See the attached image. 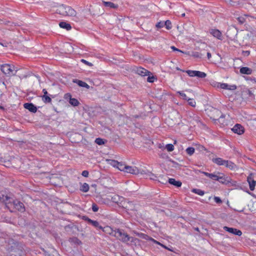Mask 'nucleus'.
Segmentation results:
<instances>
[{
	"instance_id": "1",
	"label": "nucleus",
	"mask_w": 256,
	"mask_h": 256,
	"mask_svg": "<svg viewBox=\"0 0 256 256\" xmlns=\"http://www.w3.org/2000/svg\"><path fill=\"white\" fill-rule=\"evenodd\" d=\"M56 12L62 16H76V12L74 9L70 6L64 4L58 6Z\"/></svg>"
},
{
	"instance_id": "2",
	"label": "nucleus",
	"mask_w": 256,
	"mask_h": 256,
	"mask_svg": "<svg viewBox=\"0 0 256 256\" xmlns=\"http://www.w3.org/2000/svg\"><path fill=\"white\" fill-rule=\"evenodd\" d=\"M114 236L123 242H126L129 241H132L133 238L130 236L123 230L116 229Z\"/></svg>"
},
{
	"instance_id": "3",
	"label": "nucleus",
	"mask_w": 256,
	"mask_h": 256,
	"mask_svg": "<svg viewBox=\"0 0 256 256\" xmlns=\"http://www.w3.org/2000/svg\"><path fill=\"white\" fill-rule=\"evenodd\" d=\"M9 206L10 208L8 209L10 212H12L14 209L20 212H24L25 211V207L23 203L18 200H14L12 198Z\"/></svg>"
},
{
	"instance_id": "4",
	"label": "nucleus",
	"mask_w": 256,
	"mask_h": 256,
	"mask_svg": "<svg viewBox=\"0 0 256 256\" xmlns=\"http://www.w3.org/2000/svg\"><path fill=\"white\" fill-rule=\"evenodd\" d=\"M0 69L4 74L8 76L14 75L15 74L14 73V72H16L18 70L16 69L14 66H11L9 64L1 65Z\"/></svg>"
},
{
	"instance_id": "5",
	"label": "nucleus",
	"mask_w": 256,
	"mask_h": 256,
	"mask_svg": "<svg viewBox=\"0 0 256 256\" xmlns=\"http://www.w3.org/2000/svg\"><path fill=\"white\" fill-rule=\"evenodd\" d=\"M214 112L217 114V116L211 117L214 120H218L220 123L222 124H224L225 122L224 118L225 117V116L223 114H222L217 109H214Z\"/></svg>"
},
{
	"instance_id": "6",
	"label": "nucleus",
	"mask_w": 256,
	"mask_h": 256,
	"mask_svg": "<svg viewBox=\"0 0 256 256\" xmlns=\"http://www.w3.org/2000/svg\"><path fill=\"white\" fill-rule=\"evenodd\" d=\"M223 228L226 231L230 234H234V235L240 236L242 234V231L238 229H236V228H229L226 226H224Z\"/></svg>"
},
{
	"instance_id": "7",
	"label": "nucleus",
	"mask_w": 256,
	"mask_h": 256,
	"mask_svg": "<svg viewBox=\"0 0 256 256\" xmlns=\"http://www.w3.org/2000/svg\"><path fill=\"white\" fill-rule=\"evenodd\" d=\"M232 130L235 134L239 135L242 134L244 132V128L240 124H236L232 128Z\"/></svg>"
},
{
	"instance_id": "8",
	"label": "nucleus",
	"mask_w": 256,
	"mask_h": 256,
	"mask_svg": "<svg viewBox=\"0 0 256 256\" xmlns=\"http://www.w3.org/2000/svg\"><path fill=\"white\" fill-rule=\"evenodd\" d=\"M83 220L86 221L88 224H92V226L96 228H98L99 229L102 228V226H100L98 222L96 220H92L86 216H84L83 217Z\"/></svg>"
},
{
	"instance_id": "9",
	"label": "nucleus",
	"mask_w": 256,
	"mask_h": 256,
	"mask_svg": "<svg viewBox=\"0 0 256 256\" xmlns=\"http://www.w3.org/2000/svg\"><path fill=\"white\" fill-rule=\"evenodd\" d=\"M125 172L133 174H138L140 173V170L136 166H126Z\"/></svg>"
},
{
	"instance_id": "10",
	"label": "nucleus",
	"mask_w": 256,
	"mask_h": 256,
	"mask_svg": "<svg viewBox=\"0 0 256 256\" xmlns=\"http://www.w3.org/2000/svg\"><path fill=\"white\" fill-rule=\"evenodd\" d=\"M122 206L127 210L133 211L136 210L134 204L131 202L124 201L123 203Z\"/></svg>"
},
{
	"instance_id": "11",
	"label": "nucleus",
	"mask_w": 256,
	"mask_h": 256,
	"mask_svg": "<svg viewBox=\"0 0 256 256\" xmlns=\"http://www.w3.org/2000/svg\"><path fill=\"white\" fill-rule=\"evenodd\" d=\"M10 200H12V198L7 196L0 195V202H4L8 208H10L9 204Z\"/></svg>"
},
{
	"instance_id": "12",
	"label": "nucleus",
	"mask_w": 256,
	"mask_h": 256,
	"mask_svg": "<svg viewBox=\"0 0 256 256\" xmlns=\"http://www.w3.org/2000/svg\"><path fill=\"white\" fill-rule=\"evenodd\" d=\"M24 106L26 109L34 113L36 112L38 110L37 108L32 103H26L24 104Z\"/></svg>"
},
{
	"instance_id": "13",
	"label": "nucleus",
	"mask_w": 256,
	"mask_h": 256,
	"mask_svg": "<svg viewBox=\"0 0 256 256\" xmlns=\"http://www.w3.org/2000/svg\"><path fill=\"white\" fill-rule=\"evenodd\" d=\"M136 72L138 74L144 76H149L150 73V71L146 70V69L143 68H138L136 70Z\"/></svg>"
},
{
	"instance_id": "14",
	"label": "nucleus",
	"mask_w": 256,
	"mask_h": 256,
	"mask_svg": "<svg viewBox=\"0 0 256 256\" xmlns=\"http://www.w3.org/2000/svg\"><path fill=\"white\" fill-rule=\"evenodd\" d=\"M210 32L214 37L218 40H222V34L220 30L216 29H210Z\"/></svg>"
},
{
	"instance_id": "15",
	"label": "nucleus",
	"mask_w": 256,
	"mask_h": 256,
	"mask_svg": "<svg viewBox=\"0 0 256 256\" xmlns=\"http://www.w3.org/2000/svg\"><path fill=\"white\" fill-rule=\"evenodd\" d=\"M248 182L249 184L250 189L253 191L254 190L256 181H255L251 176H250L247 178Z\"/></svg>"
},
{
	"instance_id": "16",
	"label": "nucleus",
	"mask_w": 256,
	"mask_h": 256,
	"mask_svg": "<svg viewBox=\"0 0 256 256\" xmlns=\"http://www.w3.org/2000/svg\"><path fill=\"white\" fill-rule=\"evenodd\" d=\"M218 174L222 176H218L216 180L223 184H228L230 182L229 178L228 177H225L222 174L218 173Z\"/></svg>"
},
{
	"instance_id": "17",
	"label": "nucleus",
	"mask_w": 256,
	"mask_h": 256,
	"mask_svg": "<svg viewBox=\"0 0 256 256\" xmlns=\"http://www.w3.org/2000/svg\"><path fill=\"white\" fill-rule=\"evenodd\" d=\"M103 232L105 233L110 234L112 236H114V232H116V230H114L111 227L108 226H106L104 228L102 227Z\"/></svg>"
},
{
	"instance_id": "18",
	"label": "nucleus",
	"mask_w": 256,
	"mask_h": 256,
	"mask_svg": "<svg viewBox=\"0 0 256 256\" xmlns=\"http://www.w3.org/2000/svg\"><path fill=\"white\" fill-rule=\"evenodd\" d=\"M74 83L77 84L80 86L88 88L90 86L86 82L77 79L73 80Z\"/></svg>"
},
{
	"instance_id": "19",
	"label": "nucleus",
	"mask_w": 256,
	"mask_h": 256,
	"mask_svg": "<svg viewBox=\"0 0 256 256\" xmlns=\"http://www.w3.org/2000/svg\"><path fill=\"white\" fill-rule=\"evenodd\" d=\"M102 3L106 7L111 8H118V4H114L111 2L102 1Z\"/></svg>"
},
{
	"instance_id": "20",
	"label": "nucleus",
	"mask_w": 256,
	"mask_h": 256,
	"mask_svg": "<svg viewBox=\"0 0 256 256\" xmlns=\"http://www.w3.org/2000/svg\"><path fill=\"white\" fill-rule=\"evenodd\" d=\"M240 72L242 74H250L252 70L248 67H242L240 68Z\"/></svg>"
},
{
	"instance_id": "21",
	"label": "nucleus",
	"mask_w": 256,
	"mask_h": 256,
	"mask_svg": "<svg viewBox=\"0 0 256 256\" xmlns=\"http://www.w3.org/2000/svg\"><path fill=\"white\" fill-rule=\"evenodd\" d=\"M168 182L178 188L181 186L182 183L180 181L176 180L174 178H170L168 179Z\"/></svg>"
},
{
	"instance_id": "22",
	"label": "nucleus",
	"mask_w": 256,
	"mask_h": 256,
	"mask_svg": "<svg viewBox=\"0 0 256 256\" xmlns=\"http://www.w3.org/2000/svg\"><path fill=\"white\" fill-rule=\"evenodd\" d=\"M59 26L61 28L66 29L67 30H70L72 29L70 24L65 22H61L59 23Z\"/></svg>"
},
{
	"instance_id": "23",
	"label": "nucleus",
	"mask_w": 256,
	"mask_h": 256,
	"mask_svg": "<svg viewBox=\"0 0 256 256\" xmlns=\"http://www.w3.org/2000/svg\"><path fill=\"white\" fill-rule=\"evenodd\" d=\"M226 160H222V158H212V161L218 166H224Z\"/></svg>"
},
{
	"instance_id": "24",
	"label": "nucleus",
	"mask_w": 256,
	"mask_h": 256,
	"mask_svg": "<svg viewBox=\"0 0 256 256\" xmlns=\"http://www.w3.org/2000/svg\"><path fill=\"white\" fill-rule=\"evenodd\" d=\"M224 166H225L226 168H228L230 170H233L236 167V165L234 164V163L230 161L226 160L224 162Z\"/></svg>"
},
{
	"instance_id": "25",
	"label": "nucleus",
	"mask_w": 256,
	"mask_h": 256,
	"mask_svg": "<svg viewBox=\"0 0 256 256\" xmlns=\"http://www.w3.org/2000/svg\"><path fill=\"white\" fill-rule=\"evenodd\" d=\"M90 187L88 184L87 183H84L82 184L80 190L83 192H88L89 190Z\"/></svg>"
},
{
	"instance_id": "26",
	"label": "nucleus",
	"mask_w": 256,
	"mask_h": 256,
	"mask_svg": "<svg viewBox=\"0 0 256 256\" xmlns=\"http://www.w3.org/2000/svg\"><path fill=\"white\" fill-rule=\"evenodd\" d=\"M69 102L70 103V104L71 105H72L74 106H78L80 104V102L77 99L74 98H72L69 100Z\"/></svg>"
},
{
	"instance_id": "27",
	"label": "nucleus",
	"mask_w": 256,
	"mask_h": 256,
	"mask_svg": "<svg viewBox=\"0 0 256 256\" xmlns=\"http://www.w3.org/2000/svg\"><path fill=\"white\" fill-rule=\"evenodd\" d=\"M195 76L198 78H204L206 76V74L204 72L196 70Z\"/></svg>"
},
{
	"instance_id": "28",
	"label": "nucleus",
	"mask_w": 256,
	"mask_h": 256,
	"mask_svg": "<svg viewBox=\"0 0 256 256\" xmlns=\"http://www.w3.org/2000/svg\"><path fill=\"white\" fill-rule=\"evenodd\" d=\"M145 239L146 240H150V241H152V242H153L154 243L156 244H158L160 246H161V244H161L160 242H159L155 240L153 238H151V237H149L147 235H145V236L144 237Z\"/></svg>"
},
{
	"instance_id": "29",
	"label": "nucleus",
	"mask_w": 256,
	"mask_h": 256,
	"mask_svg": "<svg viewBox=\"0 0 256 256\" xmlns=\"http://www.w3.org/2000/svg\"><path fill=\"white\" fill-rule=\"evenodd\" d=\"M126 165L125 164L122 162H118V164L117 165L116 168L119 170L124 172L126 170Z\"/></svg>"
},
{
	"instance_id": "30",
	"label": "nucleus",
	"mask_w": 256,
	"mask_h": 256,
	"mask_svg": "<svg viewBox=\"0 0 256 256\" xmlns=\"http://www.w3.org/2000/svg\"><path fill=\"white\" fill-rule=\"evenodd\" d=\"M106 142V140L98 138H96L95 140V142L98 144V145H102L105 144V142Z\"/></svg>"
},
{
	"instance_id": "31",
	"label": "nucleus",
	"mask_w": 256,
	"mask_h": 256,
	"mask_svg": "<svg viewBox=\"0 0 256 256\" xmlns=\"http://www.w3.org/2000/svg\"><path fill=\"white\" fill-rule=\"evenodd\" d=\"M70 242L77 244H82L81 241L76 237L70 238Z\"/></svg>"
},
{
	"instance_id": "32",
	"label": "nucleus",
	"mask_w": 256,
	"mask_h": 256,
	"mask_svg": "<svg viewBox=\"0 0 256 256\" xmlns=\"http://www.w3.org/2000/svg\"><path fill=\"white\" fill-rule=\"evenodd\" d=\"M42 100L44 103H50L52 102L51 98L48 96H42Z\"/></svg>"
},
{
	"instance_id": "33",
	"label": "nucleus",
	"mask_w": 256,
	"mask_h": 256,
	"mask_svg": "<svg viewBox=\"0 0 256 256\" xmlns=\"http://www.w3.org/2000/svg\"><path fill=\"white\" fill-rule=\"evenodd\" d=\"M195 150L193 147H188L186 149V152L189 156L192 155L194 152Z\"/></svg>"
},
{
	"instance_id": "34",
	"label": "nucleus",
	"mask_w": 256,
	"mask_h": 256,
	"mask_svg": "<svg viewBox=\"0 0 256 256\" xmlns=\"http://www.w3.org/2000/svg\"><path fill=\"white\" fill-rule=\"evenodd\" d=\"M108 161L109 162V164L114 167L116 168L117 165L118 164V162L116 160H108Z\"/></svg>"
},
{
	"instance_id": "35",
	"label": "nucleus",
	"mask_w": 256,
	"mask_h": 256,
	"mask_svg": "<svg viewBox=\"0 0 256 256\" xmlns=\"http://www.w3.org/2000/svg\"><path fill=\"white\" fill-rule=\"evenodd\" d=\"M192 192H194L195 194H196L200 196H203L204 194V192L203 190H202L200 189H193Z\"/></svg>"
},
{
	"instance_id": "36",
	"label": "nucleus",
	"mask_w": 256,
	"mask_h": 256,
	"mask_svg": "<svg viewBox=\"0 0 256 256\" xmlns=\"http://www.w3.org/2000/svg\"><path fill=\"white\" fill-rule=\"evenodd\" d=\"M196 70H188L185 71L188 74L190 77L195 76L196 74Z\"/></svg>"
},
{
	"instance_id": "37",
	"label": "nucleus",
	"mask_w": 256,
	"mask_h": 256,
	"mask_svg": "<svg viewBox=\"0 0 256 256\" xmlns=\"http://www.w3.org/2000/svg\"><path fill=\"white\" fill-rule=\"evenodd\" d=\"M166 148L168 150V152H170L174 150V146L172 144H167L166 146Z\"/></svg>"
},
{
	"instance_id": "38",
	"label": "nucleus",
	"mask_w": 256,
	"mask_h": 256,
	"mask_svg": "<svg viewBox=\"0 0 256 256\" xmlns=\"http://www.w3.org/2000/svg\"><path fill=\"white\" fill-rule=\"evenodd\" d=\"M188 104L192 107H195L196 105V102L195 100L192 98H188Z\"/></svg>"
},
{
	"instance_id": "39",
	"label": "nucleus",
	"mask_w": 256,
	"mask_h": 256,
	"mask_svg": "<svg viewBox=\"0 0 256 256\" xmlns=\"http://www.w3.org/2000/svg\"><path fill=\"white\" fill-rule=\"evenodd\" d=\"M164 25L166 26L168 30H170L172 28V23L170 20H166L164 22Z\"/></svg>"
},
{
	"instance_id": "40",
	"label": "nucleus",
	"mask_w": 256,
	"mask_h": 256,
	"mask_svg": "<svg viewBox=\"0 0 256 256\" xmlns=\"http://www.w3.org/2000/svg\"><path fill=\"white\" fill-rule=\"evenodd\" d=\"M236 20L240 24H243L245 22V21H246L244 17H236Z\"/></svg>"
},
{
	"instance_id": "41",
	"label": "nucleus",
	"mask_w": 256,
	"mask_h": 256,
	"mask_svg": "<svg viewBox=\"0 0 256 256\" xmlns=\"http://www.w3.org/2000/svg\"><path fill=\"white\" fill-rule=\"evenodd\" d=\"M218 86H220L221 88L222 89L228 90V86H229V85L225 83H219Z\"/></svg>"
},
{
	"instance_id": "42",
	"label": "nucleus",
	"mask_w": 256,
	"mask_h": 256,
	"mask_svg": "<svg viewBox=\"0 0 256 256\" xmlns=\"http://www.w3.org/2000/svg\"><path fill=\"white\" fill-rule=\"evenodd\" d=\"M148 176L150 180H156L157 176L152 172H148Z\"/></svg>"
},
{
	"instance_id": "43",
	"label": "nucleus",
	"mask_w": 256,
	"mask_h": 256,
	"mask_svg": "<svg viewBox=\"0 0 256 256\" xmlns=\"http://www.w3.org/2000/svg\"><path fill=\"white\" fill-rule=\"evenodd\" d=\"M164 22H158L156 24V27L158 28H162L164 26Z\"/></svg>"
},
{
	"instance_id": "44",
	"label": "nucleus",
	"mask_w": 256,
	"mask_h": 256,
	"mask_svg": "<svg viewBox=\"0 0 256 256\" xmlns=\"http://www.w3.org/2000/svg\"><path fill=\"white\" fill-rule=\"evenodd\" d=\"M82 63L88 66H93L91 62H88L87 60H84V59H82L81 60H80Z\"/></svg>"
},
{
	"instance_id": "45",
	"label": "nucleus",
	"mask_w": 256,
	"mask_h": 256,
	"mask_svg": "<svg viewBox=\"0 0 256 256\" xmlns=\"http://www.w3.org/2000/svg\"><path fill=\"white\" fill-rule=\"evenodd\" d=\"M218 176L216 174H210V178L212 179V180H216L218 179Z\"/></svg>"
},
{
	"instance_id": "46",
	"label": "nucleus",
	"mask_w": 256,
	"mask_h": 256,
	"mask_svg": "<svg viewBox=\"0 0 256 256\" xmlns=\"http://www.w3.org/2000/svg\"><path fill=\"white\" fill-rule=\"evenodd\" d=\"M171 48L174 50V51H178V52H182V53H184V54H188L189 52H184L182 51L181 50L176 48L175 46H171Z\"/></svg>"
},
{
	"instance_id": "47",
	"label": "nucleus",
	"mask_w": 256,
	"mask_h": 256,
	"mask_svg": "<svg viewBox=\"0 0 256 256\" xmlns=\"http://www.w3.org/2000/svg\"><path fill=\"white\" fill-rule=\"evenodd\" d=\"M214 200L217 204H221L222 202V200H221V199L218 196L214 197Z\"/></svg>"
},
{
	"instance_id": "48",
	"label": "nucleus",
	"mask_w": 256,
	"mask_h": 256,
	"mask_svg": "<svg viewBox=\"0 0 256 256\" xmlns=\"http://www.w3.org/2000/svg\"><path fill=\"white\" fill-rule=\"evenodd\" d=\"M201 55L202 54L198 52H194L192 56L194 58H201Z\"/></svg>"
},
{
	"instance_id": "49",
	"label": "nucleus",
	"mask_w": 256,
	"mask_h": 256,
	"mask_svg": "<svg viewBox=\"0 0 256 256\" xmlns=\"http://www.w3.org/2000/svg\"><path fill=\"white\" fill-rule=\"evenodd\" d=\"M92 210L93 212H96L98 210V206L96 204H93L92 206Z\"/></svg>"
},
{
	"instance_id": "50",
	"label": "nucleus",
	"mask_w": 256,
	"mask_h": 256,
	"mask_svg": "<svg viewBox=\"0 0 256 256\" xmlns=\"http://www.w3.org/2000/svg\"><path fill=\"white\" fill-rule=\"evenodd\" d=\"M178 94H180V96H181L182 97V98L184 100H188V98L184 93L183 92H179Z\"/></svg>"
},
{
	"instance_id": "51",
	"label": "nucleus",
	"mask_w": 256,
	"mask_h": 256,
	"mask_svg": "<svg viewBox=\"0 0 256 256\" xmlns=\"http://www.w3.org/2000/svg\"><path fill=\"white\" fill-rule=\"evenodd\" d=\"M88 174L89 172L88 170H84L82 174V176L86 178L88 177Z\"/></svg>"
},
{
	"instance_id": "52",
	"label": "nucleus",
	"mask_w": 256,
	"mask_h": 256,
	"mask_svg": "<svg viewBox=\"0 0 256 256\" xmlns=\"http://www.w3.org/2000/svg\"><path fill=\"white\" fill-rule=\"evenodd\" d=\"M193 120L196 122H200V120H199V118L195 114H194Z\"/></svg>"
},
{
	"instance_id": "53",
	"label": "nucleus",
	"mask_w": 256,
	"mask_h": 256,
	"mask_svg": "<svg viewBox=\"0 0 256 256\" xmlns=\"http://www.w3.org/2000/svg\"><path fill=\"white\" fill-rule=\"evenodd\" d=\"M154 76H148L147 78V81L150 82H154Z\"/></svg>"
},
{
	"instance_id": "54",
	"label": "nucleus",
	"mask_w": 256,
	"mask_h": 256,
	"mask_svg": "<svg viewBox=\"0 0 256 256\" xmlns=\"http://www.w3.org/2000/svg\"><path fill=\"white\" fill-rule=\"evenodd\" d=\"M236 88V85H231L228 86V90H235Z\"/></svg>"
},
{
	"instance_id": "55",
	"label": "nucleus",
	"mask_w": 256,
	"mask_h": 256,
	"mask_svg": "<svg viewBox=\"0 0 256 256\" xmlns=\"http://www.w3.org/2000/svg\"><path fill=\"white\" fill-rule=\"evenodd\" d=\"M170 162L173 164V166L176 168L177 167H178L180 164L174 161V160H170Z\"/></svg>"
},
{
	"instance_id": "56",
	"label": "nucleus",
	"mask_w": 256,
	"mask_h": 256,
	"mask_svg": "<svg viewBox=\"0 0 256 256\" xmlns=\"http://www.w3.org/2000/svg\"><path fill=\"white\" fill-rule=\"evenodd\" d=\"M64 98L66 100H68L69 99L70 100V98H72V96L70 94H66L65 95H64Z\"/></svg>"
},
{
	"instance_id": "57",
	"label": "nucleus",
	"mask_w": 256,
	"mask_h": 256,
	"mask_svg": "<svg viewBox=\"0 0 256 256\" xmlns=\"http://www.w3.org/2000/svg\"><path fill=\"white\" fill-rule=\"evenodd\" d=\"M161 246H162V248H166V250H170V252H173V250H172V249H170V248H168V247H167L166 246H164V244H161Z\"/></svg>"
},
{
	"instance_id": "58",
	"label": "nucleus",
	"mask_w": 256,
	"mask_h": 256,
	"mask_svg": "<svg viewBox=\"0 0 256 256\" xmlns=\"http://www.w3.org/2000/svg\"><path fill=\"white\" fill-rule=\"evenodd\" d=\"M243 54L244 56H248L250 54V52L248 50L243 51Z\"/></svg>"
},
{
	"instance_id": "59",
	"label": "nucleus",
	"mask_w": 256,
	"mask_h": 256,
	"mask_svg": "<svg viewBox=\"0 0 256 256\" xmlns=\"http://www.w3.org/2000/svg\"><path fill=\"white\" fill-rule=\"evenodd\" d=\"M42 92L44 93L43 96H48V93L47 90L46 89L42 90Z\"/></svg>"
},
{
	"instance_id": "60",
	"label": "nucleus",
	"mask_w": 256,
	"mask_h": 256,
	"mask_svg": "<svg viewBox=\"0 0 256 256\" xmlns=\"http://www.w3.org/2000/svg\"><path fill=\"white\" fill-rule=\"evenodd\" d=\"M202 173L206 176H208V178H210V173H208V172H202Z\"/></svg>"
},
{
	"instance_id": "61",
	"label": "nucleus",
	"mask_w": 256,
	"mask_h": 256,
	"mask_svg": "<svg viewBox=\"0 0 256 256\" xmlns=\"http://www.w3.org/2000/svg\"><path fill=\"white\" fill-rule=\"evenodd\" d=\"M208 58L209 59L211 58V54L209 52H207Z\"/></svg>"
},
{
	"instance_id": "62",
	"label": "nucleus",
	"mask_w": 256,
	"mask_h": 256,
	"mask_svg": "<svg viewBox=\"0 0 256 256\" xmlns=\"http://www.w3.org/2000/svg\"><path fill=\"white\" fill-rule=\"evenodd\" d=\"M248 94L249 96H251V95L252 94V92L250 90H248Z\"/></svg>"
},
{
	"instance_id": "63",
	"label": "nucleus",
	"mask_w": 256,
	"mask_h": 256,
	"mask_svg": "<svg viewBox=\"0 0 256 256\" xmlns=\"http://www.w3.org/2000/svg\"><path fill=\"white\" fill-rule=\"evenodd\" d=\"M0 109H1V110H4V108L3 106H1L0 105Z\"/></svg>"
},
{
	"instance_id": "64",
	"label": "nucleus",
	"mask_w": 256,
	"mask_h": 256,
	"mask_svg": "<svg viewBox=\"0 0 256 256\" xmlns=\"http://www.w3.org/2000/svg\"><path fill=\"white\" fill-rule=\"evenodd\" d=\"M181 16H185V14L184 13L182 14Z\"/></svg>"
}]
</instances>
